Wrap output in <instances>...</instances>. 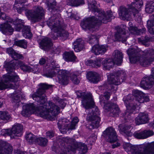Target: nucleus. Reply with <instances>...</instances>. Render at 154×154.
Wrapping results in <instances>:
<instances>
[{
	"instance_id": "nucleus-1",
	"label": "nucleus",
	"mask_w": 154,
	"mask_h": 154,
	"mask_svg": "<svg viewBox=\"0 0 154 154\" xmlns=\"http://www.w3.org/2000/svg\"><path fill=\"white\" fill-rule=\"evenodd\" d=\"M52 86L46 83H40L37 91L32 96L40 106H36L33 103L26 104L23 106L21 114L27 117L31 114H37L38 116L48 120H54L55 116L60 112V107L51 101H49L45 105L47 102L46 91Z\"/></svg>"
},
{
	"instance_id": "nucleus-2",
	"label": "nucleus",
	"mask_w": 154,
	"mask_h": 154,
	"mask_svg": "<svg viewBox=\"0 0 154 154\" xmlns=\"http://www.w3.org/2000/svg\"><path fill=\"white\" fill-rule=\"evenodd\" d=\"M96 2L94 0H90L88 2L89 9L92 12L96 13L95 16L85 18L81 22V26L84 29L93 31L101 23H105L110 21L113 17L111 11H107L105 13L104 11L100 10L96 6Z\"/></svg>"
},
{
	"instance_id": "nucleus-3",
	"label": "nucleus",
	"mask_w": 154,
	"mask_h": 154,
	"mask_svg": "<svg viewBox=\"0 0 154 154\" xmlns=\"http://www.w3.org/2000/svg\"><path fill=\"white\" fill-rule=\"evenodd\" d=\"M77 97L82 99V105L86 109L89 111L90 113L87 116V119L90 122V129L97 128L99 126L100 118L98 109L94 106V100L91 93L82 92L81 91L76 92Z\"/></svg>"
},
{
	"instance_id": "nucleus-4",
	"label": "nucleus",
	"mask_w": 154,
	"mask_h": 154,
	"mask_svg": "<svg viewBox=\"0 0 154 154\" xmlns=\"http://www.w3.org/2000/svg\"><path fill=\"white\" fill-rule=\"evenodd\" d=\"M130 62L139 63L143 66H147L154 60V50L149 49L144 51H140L135 48H129L127 51Z\"/></svg>"
},
{
	"instance_id": "nucleus-5",
	"label": "nucleus",
	"mask_w": 154,
	"mask_h": 154,
	"mask_svg": "<svg viewBox=\"0 0 154 154\" xmlns=\"http://www.w3.org/2000/svg\"><path fill=\"white\" fill-rule=\"evenodd\" d=\"M16 62L14 60L7 62L4 65L7 74L4 75L2 82H0V90H2L9 88L15 89L19 87L18 81L20 80L19 76L14 72Z\"/></svg>"
},
{
	"instance_id": "nucleus-6",
	"label": "nucleus",
	"mask_w": 154,
	"mask_h": 154,
	"mask_svg": "<svg viewBox=\"0 0 154 154\" xmlns=\"http://www.w3.org/2000/svg\"><path fill=\"white\" fill-rule=\"evenodd\" d=\"M62 140L68 144L67 147L66 148L62 146H60L55 144L52 147L54 154H69V153L70 151L74 154L77 149L79 151L78 154H85L87 152V146L83 143H78L75 139L67 137L63 138Z\"/></svg>"
},
{
	"instance_id": "nucleus-7",
	"label": "nucleus",
	"mask_w": 154,
	"mask_h": 154,
	"mask_svg": "<svg viewBox=\"0 0 154 154\" xmlns=\"http://www.w3.org/2000/svg\"><path fill=\"white\" fill-rule=\"evenodd\" d=\"M60 14H55L51 16L47 20V24L51 29L56 32L57 36L63 40H66L69 36L68 32L62 28V22Z\"/></svg>"
},
{
	"instance_id": "nucleus-8",
	"label": "nucleus",
	"mask_w": 154,
	"mask_h": 154,
	"mask_svg": "<svg viewBox=\"0 0 154 154\" xmlns=\"http://www.w3.org/2000/svg\"><path fill=\"white\" fill-rule=\"evenodd\" d=\"M128 5V8L124 5L119 7L118 12L119 18L122 20L129 21L133 15L134 17L140 19V14L137 9V8L132 4Z\"/></svg>"
},
{
	"instance_id": "nucleus-9",
	"label": "nucleus",
	"mask_w": 154,
	"mask_h": 154,
	"mask_svg": "<svg viewBox=\"0 0 154 154\" xmlns=\"http://www.w3.org/2000/svg\"><path fill=\"white\" fill-rule=\"evenodd\" d=\"M133 94H128L123 99L127 108L126 111L124 114L123 117L125 122H128L132 119L131 115L134 110L136 109V105L132 103L135 101L134 99Z\"/></svg>"
},
{
	"instance_id": "nucleus-10",
	"label": "nucleus",
	"mask_w": 154,
	"mask_h": 154,
	"mask_svg": "<svg viewBox=\"0 0 154 154\" xmlns=\"http://www.w3.org/2000/svg\"><path fill=\"white\" fill-rule=\"evenodd\" d=\"M44 11L40 6H35L31 10H26L25 14L29 20L32 23L39 21L44 16Z\"/></svg>"
},
{
	"instance_id": "nucleus-11",
	"label": "nucleus",
	"mask_w": 154,
	"mask_h": 154,
	"mask_svg": "<svg viewBox=\"0 0 154 154\" xmlns=\"http://www.w3.org/2000/svg\"><path fill=\"white\" fill-rule=\"evenodd\" d=\"M126 73L123 70L114 72L108 75L109 84L118 85L124 81L126 78Z\"/></svg>"
},
{
	"instance_id": "nucleus-12",
	"label": "nucleus",
	"mask_w": 154,
	"mask_h": 154,
	"mask_svg": "<svg viewBox=\"0 0 154 154\" xmlns=\"http://www.w3.org/2000/svg\"><path fill=\"white\" fill-rule=\"evenodd\" d=\"M100 103L107 111L109 116L115 117L119 115L120 112L119 109L116 104L110 102L106 103L104 100H100Z\"/></svg>"
},
{
	"instance_id": "nucleus-13",
	"label": "nucleus",
	"mask_w": 154,
	"mask_h": 154,
	"mask_svg": "<svg viewBox=\"0 0 154 154\" xmlns=\"http://www.w3.org/2000/svg\"><path fill=\"white\" fill-rule=\"evenodd\" d=\"M151 74L149 76L143 78L140 82V86L144 89L150 88L154 84V68L151 69Z\"/></svg>"
},
{
	"instance_id": "nucleus-14",
	"label": "nucleus",
	"mask_w": 154,
	"mask_h": 154,
	"mask_svg": "<svg viewBox=\"0 0 154 154\" xmlns=\"http://www.w3.org/2000/svg\"><path fill=\"white\" fill-rule=\"evenodd\" d=\"M103 134L104 137L110 143L115 142L118 140L116 133L115 129L112 127L107 128Z\"/></svg>"
},
{
	"instance_id": "nucleus-15",
	"label": "nucleus",
	"mask_w": 154,
	"mask_h": 154,
	"mask_svg": "<svg viewBox=\"0 0 154 154\" xmlns=\"http://www.w3.org/2000/svg\"><path fill=\"white\" fill-rule=\"evenodd\" d=\"M132 94L135 97L134 100L140 103L149 101V99L148 96L146 95L142 91L138 90H133Z\"/></svg>"
},
{
	"instance_id": "nucleus-16",
	"label": "nucleus",
	"mask_w": 154,
	"mask_h": 154,
	"mask_svg": "<svg viewBox=\"0 0 154 154\" xmlns=\"http://www.w3.org/2000/svg\"><path fill=\"white\" fill-rule=\"evenodd\" d=\"M141 154H154V141L140 145Z\"/></svg>"
},
{
	"instance_id": "nucleus-17",
	"label": "nucleus",
	"mask_w": 154,
	"mask_h": 154,
	"mask_svg": "<svg viewBox=\"0 0 154 154\" xmlns=\"http://www.w3.org/2000/svg\"><path fill=\"white\" fill-rule=\"evenodd\" d=\"M123 147L129 154H141L140 145H132L129 143H125Z\"/></svg>"
},
{
	"instance_id": "nucleus-18",
	"label": "nucleus",
	"mask_w": 154,
	"mask_h": 154,
	"mask_svg": "<svg viewBox=\"0 0 154 154\" xmlns=\"http://www.w3.org/2000/svg\"><path fill=\"white\" fill-rule=\"evenodd\" d=\"M154 132L151 130H145L140 132H135L134 134V137L138 139H145L153 135Z\"/></svg>"
},
{
	"instance_id": "nucleus-19",
	"label": "nucleus",
	"mask_w": 154,
	"mask_h": 154,
	"mask_svg": "<svg viewBox=\"0 0 154 154\" xmlns=\"http://www.w3.org/2000/svg\"><path fill=\"white\" fill-rule=\"evenodd\" d=\"M148 114L145 112L140 113L135 119V122L137 125L144 124L149 120Z\"/></svg>"
},
{
	"instance_id": "nucleus-20",
	"label": "nucleus",
	"mask_w": 154,
	"mask_h": 154,
	"mask_svg": "<svg viewBox=\"0 0 154 154\" xmlns=\"http://www.w3.org/2000/svg\"><path fill=\"white\" fill-rule=\"evenodd\" d=\"M115 39L123 43L126 42L127 38L128 35L125 33V30L124 29L119 28L115 35Z\"/></svg>"
},
{
	"instance_id": "nucleus-21",
	"label": "nucleus",
	"mask_w": 154,
	"mask_h": 154,
	"mask_svg": "<svg viewBox=\"0 0 154 154\" xmlns=\"http://www.w3.org/2000/svg\"><path fill=\"white\" fill-rule=\"evenodd\" d=\"M108 49V47L106 45H96L92 47L91 52L96 55L103 54Z\"/></svg>"
},
{
	"instance_id": "nucleus-22",
	"label": "nucleus",
	"mask_w": 154,
	"mask_h": 154,
	"mask_svg": "<svg viewBox=\"0 0 154 154\" xmlns=\"http://www.w3.org/2000/svg\"><path fill=\"white\" fill-rule=\"evenodd\" d=\"M0 30L3 34L6 35H11L14 31V29L8 22L0 25Z\"/></svg>"
},
{
	"instance_id": "nucleus-23",
	"label": "nucleus",
	"mask_w": 154,
	"mask_h": 154,
	"mask_svg": "<svg viewBox=\"0 0 154 154\" xmlns=\"http://www.w3.org/2000/svg\"><path fill=\"white\" fill-rule=\"evenodd\" d=\"M67 71L63 70H60L59 71V75L57 76V81L63 85H66L68 84V77L66 75Z\"/></svg>"
},
{
	"instance_id": "nucleus-24",
	"label": "nucleus",
	"mask_w": 154,
	"mask_h": 154,
	"mask_svg": "<svg viewBox=\"0 0 154 154\" xmlns=\"http://www.w3.org/2000/svg\"><path fill=\"white\" fill-rule=\"evenodd\" d=\"M123 55L122 52L118 50H116L112 54V60L114 62L115 64L119 65L122 61Z\"/></svg>"
},
{
	"instance_id": "nucleus-25",
	"label": "nucleus",
	"mask_w": 154,
	"mask_h": 154,
	"mask_svg": "<svg viewBox=\"0 0 154 154\" xmlns=\"http://www.w3.org/2000/svg\"><path fill=\"white\" fill-rule=\"evenodd\" d=\"M40 45L42 49L45 51H48L52 46V43L50 38L45 37L41 41Z\"/></svg>"
},
{
	"instance_id": "nucleus-26",
	"label": "nucleus",
	"mask_w": 154,
	"mask_h": 154,
	"mask_svg": "<svg viewBox=\"0 0 154 154\" xmlns=\"http://www.w3.org/2000/svg\"><path fill=\"white\" fill-rule=\"evenodd\" d=\"M23 127L20 124H17L14 125L11 130V136L20 137L22 135V131Z\"/></svg>"
},
{
	"instance_id": "nucleus-27",
	"label": "nucleus",
	"mask_w": 154,
	"mask_h": 154,
	"mask_svg": "<svg viewBox=\"0 0 154 154\" xmlns=\"http://www.w3.org/2000/svg\"><path fill=\"white\" fill-rule=\"evenodd\" d=\"M87 75L88 79L91 82L97 83L100 81L99 75L95 72H89Z\"/></svg>"
},
{
	"instance_id": "nucleus-28",
	"label": "nucleus",
	"mask_w": 154,
	"mask_h": 154,
	"mask_svg": "<svg viewBox=\"0 0 154 154\" xmlns=\"http://www.w3.org/2000/svg\"><path fill=\"white\" fill-rule=\"evenodd\" d=\"M74 46V50L75 52L80 51L84 47V42L81 38H79L73 43Z\"/></svg>"
},
{
	"instance_id": "nucleus-29",
	"label": "nucleus",
	"mask_w": 154,
	"mask_h": 154,
	"mask_svg": "<svg viewBox=\"0 0 154 154\" xmlns=\"http://www.w3.org/2000/svg\"><path fill=\"white\" fill-rule=\"evenodd\" d=\"M45 3L48 8V10L52 13L56 11L57 12H59V10L56 8V3L55 0H46Z\"/></svg>"
},
{
	"instance_id": "nucleus-30",
	"label": "nucleus",
	"mask_w": 154,
	"mask_h": 154,
	"mask_svg": "<svg viewBox=\"0 0 154 154\" xmlns=\"http://www.w3.org/2000/svg\"><path fill=\"white\" fill-rule=\"evenodd\" d=\"M101 60L96 59L95 60H87L86 61L85 64L88 66H91L93 68H97L100 67L101 65Z\"/></svg>"
},
{
	"instance_id": "nucleus-31",
	"label": "nucleus",
	"mask_w": 154,
	"mask_h": 154,
	"mask_svg": "<svg viewBox=\"0 0 154 154\" xmlns=\"http://www.w3.org/2000/svg\"><path fill=\"white\" fill-rule=\"evenodd\" d=\"M131 35H138L141 34L145 33L146 29L145 28H142V29H138L137 27H134L133 26H130L129 28Z\"/></svg>"
},
{
	"instance_id": "nucleus-32",
	"label": "nucleus",
	"mask_w": 154,
	"mask_h": 154,
	"mask_svg": "<svg viewBox=\"0 0 154 154\" xmlns=\"http://www.w3.org/2000/svg\"><path fill=\"white\" fill-rule=\"evenodd\" d=\"M63 58L67 61H75L76 56L74 55L73 51L65 52L63 54Z\"/></svg>"
},
{
	"instance_id": "nucleus-33",
	"label": "nucleus",
	"mask_w": 154,
	"mask_h": 154,
	"mask_svg": "<svg viewBox=\"0 0 154 154\" xmlns=\"http://www.w3.org/2000/svg\"><path fill=\"white\" fill-rule=\"evenodd\" d=\"M24 21L18 18L16 19L14 22V28L16 31H20L24 27Z\"/></svg>"
},
{
	"instance_id": "nucleus-34",
	"label": "nucleus",
	"mask_w": 154,
	"mask_h": 154,
	"mask_svg": "<svg viewBox=\"0 0 154 154\" xmlns=\"http://www.w3.org/2000/svg\"><path fill=\"white\" fill-rule=\"evenodd\" d=\"M104 69H108L112 68L115 64L114 61L111 59H105L102 62Z\"/></svg>"
},
{
	"instance_id": "nucleus-35",
	"label": "nucleus",
	"mask_w": 154,
	"mask_h": 154,
	"mask_svg": "<svg viewBox=\"0 0 154 154\" xmlns=\"http://www.w3.org/2000/svg\"><path fill=\"white\" fill-rule=\"evenodd\" d=\"M151 19L147 21V25L148 30L150 33H152L153 32V26H154V13L150 17Z\"/></svg>"
},
{
	"instance_id": "nucleus-36",
	"label": "nucleus",
	"mask_w": 154,
	"mask_h": 154,
	"mask_svg": "<svg viewBox=\"0 0 154 154\" xmlns=\"http://www.w3.org/2000/svg\"><path fill=\"white\" fill-rule=\"evenodd\" d=\"M131 126L126 125H119V129L120 132H123L128 136H130L131 134V132L128 131Z\"/></svg>"
},
{
	"instance_id": "nucleus-37",
	"label": "nucleus",
	"mask_w": 154,
	"mask_h": 154,
	"mask_svg": "<svg viewBox=\"0 0 154 154\" xmlns=\"http://www.w3.org/2000/svg\"><path fill=\"white\" fill-rule=\"evenodd\" d=\"M87 41L91 45H94V46L96 45L98 43V38L96 35H91L88 36Z\"/></svg>"
},
{
	"instance_id": "nucleus-38",
	"label": "nucleus",
	"mask_w": 154,
	"mask_h": 154,
	"mask_svg": "<svg viewBox=\"0 0 154 154\" xmlns=\"http://www.w3.org/2000/svg\"><path fill=\"white\" fill-rule=\"evenodd\" d=\"M79 121V119L77 117H74L71 122V123L69 125L66 124L65 126H66V130H69V129L72 130L75 129V126Z\"/></svg>"
},
{
	"instance_id": "nucleus-39",
	"label": "nucleus",
	"mask_w": 154,
	"mask_h": 154,
	"mask_svg": "<svg viewBox=\"0 0 154 154\" xmlns=\"http://www.w3.org/2000/svg\"><path fill=\"white\" fill-rule=\"evenodd\" d=\"M29 26H24L23 28V35L26 38H29L32 37V33L30 31Z\"/></svg>"
},
{
	"instance_id": "nucleus-40",
	"label": "nucleus",
	"mask_w": 154,
	"mask_h": 154,
	"mask_svg": "<svg viewBox=\"0 0 154 154\" xmlns=\"http://www.w3.org/2000/svg\"><path fill=\"white\" fill-rule=\"evenodd\" d=\"M47 72L45 74V75L47 77L52 78L55 76L57 73H59V69H53L47 68Z\"/></svg>"
},
{
	"instance_id": "nucleus-41",
	"label": "nucleus",
	"mask_w": 154,
	"mask_h": 154,
	"mask_svg": "<svg viewBox=\"0 0 154 154\" xmlns=\"http://www.w3.org/2000/svg\"><path fill=\"white\" fill-rule=\"evenodd\" d=\"M17 63L20 66V69L23 71L29 72L32 71L30 67L25 65L22 61H18Z\"/></svg>"
},
{
	"instance_id": "nucleus-42",
	"label": "nucleus",
	"mask_w": 154,
	"mask_h": 154,
	"mask_svg": "<svg viewBox=\"0 0 154 154\" xmlns=\"http://www.w3.org/2000/svg\"><path fill=\"white\" fill-rule=\"evenodd\" d=\"M146 12L149 14L152 13L154 11V2L152 1L148 2L145 8Z\"/></svg>"
},
{
	"instance_id": "nucleus-43",
	"label": "nucleus",
	"mask_w": 154,
	"mask_h": 154,
	"mask_svg": "<svg viewBox=\"0 0 154 154\" xmlns=\"http://www.w3.org/2000/svg\"><path fill=\"white\" fill-rule=\"evenodd\" d=\"M11 117L8 112L5 111H0V119L7 122L11 118Z\"/></svg>"
},
{
	"instance_id": "nucleus-44",
	"label": "nucleus",
	"mask_w": 154,
	"mask_h": 154,
	"mask_svg": "<svg viewBox=\"0 0 154 154\" xmlns=\"http://www.w3.org/2000/svg\"><path fill=\"white\" fill-rule=\"evenodd\" d=\"M26 139L29 144H32L35 142L37 137L31 133L27 134L26 136Z\"/></svg>"
},
{
	"instance_id": "nucleus-45",
	"label": "nucleus",
	"mask_w": 154,
	"mask_h": 154,
	"mask_svg": "<svg viewBox=\"0 0 154 154\" xmlns=\"http://www.w3.org/2000/svg\"><path fill=\"white\" fill-rule=\"evenodd\" d=\"M22 93L19 91H15V93L14 94V98H13V102L16 103L17 105H19V103L20 101V97L21 96Z\"/></svg>"
},
{
	"instance_id": "nucleus-46",
	"label": "nucleus",
	"mask_w": 154,
	"mask_h": 154,
	"mask_svg": "<svg viewBox=\"0 0 154 154\" xmlns=\"http://www.w3.org/2000/svg\"><path fill=\"white\" fill-rule=\"evenodd\" d=\"M35 142L39 145L44 146L47 145L48 140L45 137H37Z\"/></svg>"
},
{
	"instance_id": "nucleus-47",
	"label": "nucleus",
	"mask_w": 154,
	"mask_h": 154,
	"mask_svg": "<svg viewBox=\"0 0 154 154\" xmlns=\"http://www.w3.org/2000/svg\"><path fill=\"white\" fill-rule=\"evenodd\" d=\"M54 101L57 104H58L62 109H63L66 106V103L64 101L58 97H55L54 99Z\"/></svg>"
},
{
	"instance_id": "nucleus-48",
	"label": "nucleus",
	"mask_w": 154,
	"mask_h": 154,
	"mask_svg": "<svg viewBox=\"0 0 154 154\" xmlns=\"http://www.w3.org/2000/svg\"><path fill=\"white\" fill-rule=\"evenodd\" d=\"M15 44L18 46L25 49L27 47V42L26 40L23 39L16 41Z\"/></svg>"
},
{
	"instance_id": "nucleus-49",
	"label": "nucleus",
	"mask_w": 154,
	"mask_h": 154,
	"mask_svg": "<svg viewBox=\"0 0 154 154\" xmlns=\"http://www.w3.org/2000/svg\"><path fill=\"white\" fill-rule=\"evenodd\" d=\"M138 42L139 43H141L146 46L148 47L149 46V44L148 42L149 41L150 38L148 36H145L144 39L140 38H138Z\"/></svg>"
},
{
	"instance_id": "nucleus-50",
	"label": "nucleus",
	"mask_w": 154,
	"mask_h": 154,
	"mask_svg": "<svg viewBox=\"0 0 154 154\" xmlns=\"http://www.w3.org/2000/svg\"><path fill=\"white\" fill-rule=\"evenodd\" d=\"M135 2L132 3L131 4H133L135 7L137 9H139L141 8L143 5V3L142 0H135Z\"/></svg>"
},
{
	"instance_id": "nucleus-51",
	"label": "nucleus",
	"mask_w": 154,
	"mask_h": 154,
	"mask_svg": "<svg viewBox=\"0 0 154 154\" xmlns=\"http://www.w3.org/2000/svg\"><path fill=\"white\" fill-rule=\"evenodd\" d=\"M10 129H3L1 131V135L2 136L10 135L12 137Z\"/></svg>"
},
{
	"instance_id": "nucleus-52",
	"label": "nucleus",
	"mask_w": 154,
	"mask_h": 154,
	"mask_svg": "<svg viewBox=\"0 0 154 154\" xmlns=\"http://www.w3.org/2000/svg\"><path fill=\"white\" fill-rule=\"evenodd\" d=\"M58 65L56 63V62L53 60L51 62V63L49 65V67L48 68L53 69H58Z\"/></svg>"
},
{
	"instance_id": "nucleus-53",
	"label": "nucleus",
	"mask_w": 154,
	"mask_h": 154,
	"mask_svg": "<svg viewBox=\"0 0 154 154\" xmlns=\"http://www.w3.org/2000/svg\"><path fill=\"white\" fill-rule=\"evenodd\" d=\"M12 57L15 60L19 59L23 60V57L22 54H19L16 52L13 54Z\"/></svg>"
},
{
	"instance_id": "nucleus-54",
	"label": "nucleus",
	"mask_w": 154,
	"mask_h": 154,
	"mask_svg": "<svg viewBox=\"0 0 154 154\" xmlns=\"http://www.w3.org/2000/svg\"><path fill=\"white\" fill-rule=\"evenodd\" d=\"M97 139V137L94 134H92L87 140V141L89 142L91 145Z\"/></svg>"
},
{
	"instance_id": "nucleus-55",
	"label": "nucleus",
	"mask_w": 154,
	"mask_h": 154,
	"mask_svg": "<svg viewBox=\"0 0 154 154\" xmlns=\"http://www.w3.org/2000/svg\"><path fill=\"white\" fill-rule=\"evenodd\" d=\"M79 74L78 72H73V75H75V78L73 82L74 84H78L80 82L79 80L77 78V76L79 75Z\"/></svg>"
},
{
	"instance_id": "nucleus-56",
	"label": "nucleus",
	"mask_w": 154,
	"mask_h": 154,
	"mask_svg": "<svg viewBox=\"0 0 154 154\" xmlns=\"http://www.w3.org/2000/svg\"><path fill=\"white\" fill-rule=\"evenodd\" d=\"M6 51L8 54L11 55V57L13 55V54H14L15 52L12 48H7V49Z\"/></svg>"
},
{
	"instance_id": "nucleus-57",
	"label": "nucleus",
	"mask_w": 154,
	"mask_h": 154,
	"mask_svg": "<svg viewBox=\"0 0 154 154\" xmlns=\"http://www.w3.org/2000/svg\"><path fill=\"white\" fill-rule=\"evenodd\" d=\"M54 136V133L52 131H48L46 132V136L47 137L51 138Z\"/></svg>"
},
{
	"instance_id": "nucleus-58",
	"label": "nucleus",
	"mask_w": 154,
	"mask_h": 154,
	"mask_svg": "<svg viewBox=\"0 0 154 154\" xmlns=\"http://www.w3.org/2000/svg\"><path fill=\"white\" fill-rule=\"evenodd\" d=\"M27 1L28 0H16L14 3V5H16L18 4H22L23 3H24Z\"/></svg>"
},
{
	"instance_id": "nucleus-59",
	"label": "nucleus",
	"mask_w": 154,
	"mask_h": 154,
	"mask_svg": "<svg viewBox=\"0 0 154 154\" xmlns=\"http://www.w3.org/2000/svg\"><path fill=\"white\" fill-rule=\"evenodd\" d=\"M70 5L73 6H77V0H69Z\"/></svg>"
},
{
	"instance_id": "nucleus-60",
	"label": "nucleus",
	"mask_w": 154,
	"mask_h": 154,
	"mask_svg": "<svg viewBox=\"0 0 154 154\" xmlns=\"http://www.w3.org/2000/svg\"><path fill=\"white\" fill-rule=\"evenodd\" d=\"M111 95V93L109 92H105L104 93L103 96L106 100H108Z\"/></svg>"
},
{
	"instance_id": "nucleus-61",
	"label": "nucleus",
	"mask_w": 154,
	"mask_h": 154,
	"mask_svg": "<svg viewBox=\"0 0 154 154\" xmlns=\"http://www.w3.org/2000/svg\"><path fill=\"white\" fill-rule=\"evenodd\" d=\"M68 15L69 17L72 19L73 18L75 20H77L78 19L74 14L71 13H69L68 14Z\"/></svg>"
},
{
	"instance_id": "nucleus-62",
	"label": "nucleus",
	"mask_w": 154,
	"mask_h": 154,
	"mask_svg": "<svg viewBox=\"0 0 154 154\" xmlns=\"http://www.w3.org/2000/svg\"><path fill=\"white\" fill-rule=\"evenodd\" d=\"M57 125L58 126V128H59L60 129V131L61 132H63V133H64V132H66V131L67 130H65V128H66V126H65H65L66 127H65V128H63V131H62L63 129L62 128H61V124L60 123L58 122V123H57Z\"/></svg>"
},
{
	"instance_id": "nucleus-63",
	"label": "nucleus",
	"mask_w": 154,
	"mask_h": 154,
	"mask_svg": "<svg viewBox=\"0 0 154 154\" xmlns=\"http://www.w3.org/2000/svg\"><path fill=\"white\" fill-rule=\"evenodd\" d=\"M15 5H14V10L16 9L18 13L20 14L22 12V9L20 7L17 8Z\"/></svg>"
},
{
	"instance_id": "nucleus-64",
	"label": "nucleus",
	"mask_w": 154,
	"mask_h": 154,
	"mask_svg": "<svg viewBox=\"0 0 154 154\" xmlns=\"http://www.w3.org/2000/svg\"><path fill=\"white\" fill-rule=\"evenodd\" d=\"M46 59L43 57L41 58L39 61V63L41 65H43L46 62Z\"/></svg>"
}]
</instances>
